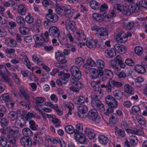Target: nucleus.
<instances>
[{"instance_id":"nucleus-1","label":"nucleus","mask_w":147,"mask_h":147,"mask_svg":"<svg viewBox=\"0 0 147 147\" xmlns=\"http://www.w3.org/2000/svg\"><path fill=\"white\" fill-rule=\"evenodd\" d=\"M49 36L48 32L46 31L44 34L41 33L40 38L39 37L38 35H36L33 36V38L36 44L40 45L41 46H42L45 45L44 44V42H48Z\"/></svg>"},{"instance_id":"nucleus-2","label":"nucleus","mask_w":147,"mask_h":147,"mask_svg":"<svg viewBox=\"0 0 147 147\" xmlns=\"http://www.w3.org/2000/svg\"><path fill=\"white\" fill-rule=\"evenodd\" d=\"M49 36L48 32L46 31L44 34L41 33L40 38L39 37L38 35H36L33 36V38L36 44L40 45L41 46H42L45 45L44 44V42H48Z\"/></svg>"},{"instance_id":"nucleus-3","label":"nucleus","mask_w":147,"mask_h":147,"mask_svg":"<svg viewBox=\"0 0 147 147\" xmlns=\"http://www.w3.org/2000/svg\"><path fill=\"white\" fill-rule=\"evenodd\" d=\"M86 117L97 124L99 123L100 122V118L98 115L97 111L95 109L89 111L86 115Z\"/></svg>"},{"instance_id":"nucleus-4","label":"nucleus","mask_w":147,"mask_h":147,"mask_svg":"<svg viewBox=\"0 0 147 147\" xmlns=\"http://www.w3.org/2000/svg\"><path fill=\"white\" fill-rule=\"evenodd\" d=\"M98 96L97 95H94L92 96L91 101L92 105L94 107L100 109L101 111L104 110L105 108L103 104L97 98Z\"/></svg>"},{"instance_id":"nucleus-5","label":"nucleus","mask_w":147,"mask_h":147,"mask_svg":"<svg viewBox=\"0 0 147 147\" xmlns=\"http://www.w3.org/2000/svg\"><path fill=\"white\" fill-rule=\"evenodd\" d=\"M71 74L74 79L79 80L81 77V74L79 69L75 66L71 67L70 69Z\"/></svg>"},{"instance_id":"nucleus-6","label":"nucleus","mask_w":147,"mask_h":147,"mask_svg":"<svg viewBox=\"0 0 147 147\" xmlns=\"http://www.w3.org/2000/svg\"><path fill=\"white\" fill-rule=\"evenodd\" d=\"M96 35L98 38L102 39H105L108 37V32L106 28H100L97 31Z\"/></svg>"},{"instance_id":"nucleus-7","label":"nucleus","mask_w":147,"mask_h":147,"mask_svg":"<svg viewBox=\"0 0 147 147\" xmlns=\"http://www.w3.org/2000/svg\"><path fill=\"white\" fill-rule=\"evenodd\" d=\"M115 40L119 43L125 42L127 40L126 34L122 31L119 32L116 34Z\"/></svg>"},{"instance_id":"nucleus-8","label":"nucleus","mask_w":147,"mask_h":147,"mask_svg":"<svg viewBox=\"0 0 147 147\" xmlns=\"http://www.w3.org/2000/svg\"><path fill=\"white\" fill-rule=\"evenodd\" d=\"M66 28L68 31L74 32L76 29V25L74 21L73 20H67L65 22Z\"/></svg>"},{"instance_id":"nucleus-9","label":"nucleus","mask_w":147,"mask_h":147,"mask_svg":"<svg viewBox=\"0 0 147 147\" xmlns=\"http://www.w3.org/2000/svg\"><path fill=\"white\" fill-rule=\"evenodd\" d=\"M78 112L77 114L79 117L81 118L86 117V115H84L88 110V108L86 106L84 105L80 106L78 107Z\"/></svg>"},{"instance_id":"nucleus-10","label":"nucleus","mask_w":147,"mask_h":147,"mask_svg":"<svg viewBox=\"0 0 147 147\" xmlns=\"http://www.w3.org/2000/svg\"><path fill=\"white\" fill-rule=\"evenodd\" d=\"M21 145L24 147H31L32 142L31 139L27 137H23L20 139Z\"/></svg>"},{"instance_id":"nucleus-11","label":"nucleus","mask_w":147,"mask_h":147,"mask_svg":"<svg viewBox=\"0 0 147 147\" xmlns=\"http://www.w3.org/2000/svg\"><path fill=\"white\" fill-rule=\"evenodd\" d=\"M49 34L52 37L58 38L60 34L59 30L56 27L53 26L51 27L49 30Z\"/></svg>"},{"instance_id":"nucleus-12","label":"nucleus","mask_w":147,"mask_h":147,"mask_svg":"<svg viewBox=\"0 0 147 147\" xmlns=\"http://www.w3.org/2000/svg\"><path fill=\"white\" fill-rule=\"evenodd\" d=\"M74 137L78 142L82 144H84L86 140V136L82 133L75 134Z\"/></svg>"},{"instance_id":"nucleus-13","label":"nucleus","mask_w":147,"mask_h":147,"mask_svg":"<svg viewBox=\"0 0 147 147\" xmlns=\"http://www.w3.org/2000/svg\"><path fill=\"white\" fill-rule=\"evenodd\" d=\"M58 75L60 80H63L64 84H66L68 82L67 79L70 77V74L69 73H65L64 71H59L58 72Z\"/></svg>"},{"instance_id":"nucleus-14","label":"nucleus","mask_w":147,"mask_h":147,"mask_svg":"<svg viewBox=\"0 0 147 147\" xmlns=\"http://www.w3.org/2000/svg\"><path fill=\"white\" fill-rule=\"evenodd\" d=\"M46 19L49 22H57L59 19L58 16L55 13H48L45 16Z\"/></svg>"},{"instance_id":"nucleus-15","label":"nucleus","mask_w":147,"mask_h":147,"mask_svg":"<svg viewBox=\"0 0 147 147\" xmlns=\"http://www.w3.org/2000/svg\"><path fill=\"white\" fill-rule=\"evenodd\" d=\"M135 6L131 5H129L127 9H124L122 11V13L126 16H129L133 13L136 10Z\"/></svg>"},{"instance_id":"nucleus-16","label":"nucleus","mask_w":147,"mask_h":147,"mask_svg":"<svg viewBox=\"0 0 147 147\" xmlns=\"http://www.w3.org/2000/svg\"><path fill=\"white\" fill-rule=\"evenodd\" d=\"M114 48L116 51L121 54L125 53L126 51L125 46L118 44L115 45Z\"/></svg>"},{"instance_id":"nucleus-17","label":"nucleus","mask_w":147,"mask_h":147,"mask_svg":"<svg viewBox=\"0 0 147 147\" xmlns=\"http://www.w3.org/2000/svg\"><path fill=\"white\" fill-rule=\"evenodd\" d=\"M123 27L125 29L130 30L134 28L135 24L133 21L125 20L123 22Z\"/></svg>"},{"instance_id":"nucleus-18","label":"nucleus","mask_w":147,"mask_h":147,"mask_svg":"<svg viewBox=\"0 0 147 147\" xmlns=\"http://www.w3.org/2000/svg\"><path fill=\"white\" fill-rule=\"evenodd\" d=\"M75 36L78 40L83 41L85 40L86 39V36L83 32L80 30L76 33Z\"/></svg>"},{"instance_id":"nucleus-19","label":"nucleus","mask_w":147,"mask_h":147,"mask_svg":"<svg viewBox=\"0 0 147 147\" xmlns=\"http://www.w3.org/2000/svg\"><path fill=\"white\" fill-rule=\"evenodd\" d=\"M103 74V71L98 70V69H93L91 73L92 77L93 79H95L98 77L99 76H101Z\"/></svg>"},{"instance_id":"nucleus-20","label":"nucleus","mask_w":147,"mask_h":147,"mask_svg":"<svg viewBox=\"0 0 147 147\" xmlns=\"http://www.w3.org/2000/svg\"><path fill=\"white\" fill-rule=\"evenodd\" d=\"M98 139L99 142L102 145H106L109 142L108 138L103 135L99 136H98Z\"/></svg>"},{"instance_id":"nucleus-21","label":"nucleus","mask_w":147,"mask_h":147,"mask_svg":"<svg viewBox=\"0 0 147 147\" xmlns=\"http://www.w3.org/2000/svg\"><path fill=\"white\" fill-rule=\"evenodd\" d=\"M124 89L125 91L130 94H133L134 93V89L130 85L127 84L124 85Z\"/></svg>"},{"instance_id":"nucleus-22","label":"nucleus","mask_w":147,"mask_h":147,"mask_svg":"<svg viewBox=\"0 0 147 147\" xmlns=\"http://www.w3.org/2000/svg\"><path fill=\"white\" fill-rule=\"evenodd\" d=\"M18 13L21 15H25L26 12V9L25 6L23 4L19 5L18 7Z\"/></svg>"},{"instance_id":"nucleus-23","label":"nucleus","mask_w":147,"mask_h":147,"mask_svg":"<svg viewBox=\"0 0 147 147\" xmlns=\"http://www.w3.org/2000/svg\"><path fill=\"white\" fill-rule=\"evenodd\" d=\"M90 7L94 10H97L98 9L100 6L99 3L94 0H91L90 1Z\"/></svg>"},{"instance_id":"nucleus-24","label":"nucleus","mask_w":147,"mask_h":147,"mask_svg":"<svg viewBox=\"0 0 147 147\" xmlns=\"http://www.w3.org/2000/svg\"><path fill=\"white\" fill-rule=\"evenodd\" d=\"M1 78L2 79H1V81L3 82H5L10 86L12 85L11 80L9 76H8L7 75H6L5 74Z\"/></svg>"},{"instance_id":"nucleus-25","label":"nucleus","mask_w":147,"mask_h":147,"mask_svg":"<svg viewBox=\"0 0 147 147\" xmlns=\"http://www.w3.org/2000/svg\"><path fill=\"white\" fill-rule=\"evenodd\" d=\"M136 71L138 73L144 74L146 72V69L141 65H136L135 67Z\"/></svg>"},{"instance_id":"nucleus-26","label":"nucleus","mask_w":147,"mask_h":147,"mask_svg":"<svg viewBox=\"0 0 147 147\" xmlns=\"http://www.w3.org/2000/svg\"><path fill=\"white\" fill-rule=\"evenodd\" d=\"M20 113V111H17L16 112L11 111L8 114V117L13 120L18 118V114Z\"/></svg>"},{"instance_id":"nucleus-27","label":"nucleus","mask_w":147,"mask_h":147,"mask_svg":"<svg viewBox=\"0 0 147 147\" xmlns=\"http://www.w3.org/2000/svg\"><path fill=\"white\" fill-rule=\"evenodd\" d=\"M113 95L116 99L119 100L122 98L123 93L120 90H116L114 92Z\"/></svg>"},{"instance_id":"nucleus-28","label":"nucleus","mask_w":147,"mask_h":147,"mask_svg":"<svg viewBox=\"0 0 147 147\" xmlns=\"http://www.w3.org/2000/svg\"><path fill=\"white\" fill-rule=\"evenodd\" d=\"M19 30L20 33L23 35L28 34L30 31V29L28 28L24 27H19Z\"/></svg>"},{"instance_id":"nucleus-29","label":"nucleus","mask_w":147,"mask_h":147,"mask_svg":"<svg viewBox=\"0 0 147 147\" xmlns=\"http://www.w3.org/2000/svg\"><path fill=\"white\" fill-rule=\"evenodd\" d=\"M96 63L98 66V70L103 71V69L105 67V63L101 59H99L97 60Z\"/></svg>"},{"instance_id":"nucleus-30","label":"nucleus","mask_w":147,"mask_h":147,"mask_svg":"<svg viewBox=\"0 0 147 147\" xmlns=\"http://www.w3.org/2000/svg\"><path fill=\"white\" fill-rule=\"evenodd\" d=\"M100 85L102 88H106V91L108 92H111L112 89L113 88V87L111 86L110 81H109L106 85L101 84Z\"/></svg>"},{"instance_id":"nucleus-31","label":"nucleus","mask_w":147,"mask_h":147,"mask_svg":"<svg viewBox=\"0 0 147 147\" xmlns=\"http://www.w3.org/2000/svg\"><path fill=\"white\" fill-rule=\"evenodd\" d=\"M117 115L115 114L111 115V117L109 119V122L112 124H115L117 123L118 121Z\"/></svg>"},{"instance_id":"nucleus-32","label":"nucleus","mask_w":147,"mask_h":147,"mask_svg":"<svg viewBox=\"0 0 147 147\" xmlns=\"http://www.w3.org/2000/svg\"><path fill=\"white\" fill-rule=\"evenodd\" d=\"M22 133L25 137H29L32 136L33 134L31 130L29 128H25L22 130Z\"/></svg>"},{"instance_id":"nucleus-33","label":"nucleus","mask_w":147,"mask_h":147,"mask_svg":"<svg viewBox=\"0 0 147 147\" xmlns=\"http://www.w3.org/2000/svg\"><path fill=\"white\" fill-rule=\"evenodd\" d=\"M105 53L106 54L108 57L112 58L115 56L116 54L113 50L111 49H108L105 51Z\"/></svg>"},{"instance_id":"nucleus-34","label":"nucleus","mask_w":147,"mask_h":147,"mask_svg":"<svg viewBox=\"0 0 147 147\" xmlns=\"http://www.w3.org/2000/svg\"><path fill=\"white\" fill-rule=\"evenodd\" d=\"M0 99L3 102H4L7 103L10 101L11 100V98L7 94H4L1 96Z\"/></svg>"},{"instance_id":"nucleus-35","label":"nucleus","mask_w":147,"mask_h":147,"mask_svg":"<svg viewBox=\"0 0 147 147\" xmlns=\"http://www.w3.org/2000/svg\"><path fill=\"white\" fill-rule=\"evenodd\" d=\"M22 58L21 60L26 65L28 69H30L31 67V65L30 64L29 61L26 55H22Z\"/></svg>"},{"instance_id":"nucleus-36","label":"nucleus","mask_w":147,"mask_h":147,"mask_svg":"<svg viewBox=\"0 0 147 147\" xmlns=\"http://www.w3.org/2000/svg\"><path fill=\"white\" fill-rule=\"evenodd\" d=\"M144 79L141 77H138L135 80V82L136 86L137 87H141V83L144 82Z\"/></svg>"},{"instance_id":"nucleus-37","label":"nucleus","mask_w":147,"mask_h":147,"mask_svg":"<svg viewBox=\"0 0 147 147\" xmlns=\"http://www.w3.org/2000/svg\"><path fill=\"white\" fill-rule=\"evenodd\" d=\"M0 123L1 126L4 128L8 125L9 121L6 119L0 117Z\"/></svg>"},{"instance_id":"nucleus-38","label":"nucleus","mask_w":147,"mask_h":147,"mask_svg":"<svg viewBox=\"0 0 147 147\" xmlns=\"http://www.w3.org/2000/svg\"><path fill=\"white\" fill-rule=\"evenodd\" d=\"M128 133L133 134H135L141 135L142 133V132L141 130L140 129H137L136 130H131L129 129L126 128L125 129Z\"/></svg>"},{"instance_id":"nucleus-39","label":"nucleus","mask_w":147,"mask_h":147,"mask_svg":"<svg viewBox=\"0 0 147 147\" xmlns=\"http://www.w3.org/2000/svg\"><path fill=\"white\" fill-rule=\"evenodd\" d=\"M138 7H142L144 8H147V2L145 0H141L136 3Z\"/></svg>"},{"instance_id":"nucleus-40","label":"nucleus","mask_w":147,"mask_h":147,"mask_svg":"<svg viewBox=\"0 0 147 147\" xmlns=\"http://www.w3.org/2000/svg\"><path fill=\"white\" fill-rule=\"evenodd\" d=\"M65 131L69 134H72L73 133H75V130L74 129L73 127L71 125H68L65 127Z\"/></svg>"},{"instance_id":"nucleus-41","label":"nucleus","mask_w":147,"mask_h":147,"mask_svg":"<svg viewBox=\"0 0 147 147\" xmlns=\"http://www.w3.org/2000/svg\"><path fill=\"white\" fill-rule=\"evenodd\" d=\"M83 130V126L80 123L78 124L76 126V129H74L75 133H82Z\"/></svg>"},{"instance_id":"nucleus-42","label":"nucleus","mask_w":147,"mask_h":147,"mask_svg":"<svg viewBox=\"0 0 147 147\" xmlns=\"http://www.w3.org/2000/svg\"><path fill=\"white\" fill-rule=\"evenodd\" d=\"M28 14L25 17V20L28 23L31 24L34 21V18L33 16H31L30 13H28Z\"/></svg>"},{"instance_id":"nucleus-43","label":"nucleus","mask_w":147,"mask_h":147,"mask_svg":"<svg viewBox=\"0 0 147 147\" xmlns=\"http://www.w3.org/2000/svg\"><path fill=\"white\" fill-rule=\"evenodd\" d=\"M16 21L17 23L20 26H23L25 24V22L24 18L20 16L16 18Z\"/></svg>"},{"instance_id":"nucleus-44","label":"nucleus","mask_w":147,"mask_h":147,"mask_svg":"<svg viewBox=\"0 0 147 147\" xmlns=\"http://www.w3.org/2000/svg\"><path fill=\"white\" fill-rule=\"evenodd\" d=\"M71 82L72 84L76 86L78 88V89L82 88V86L81 83L78 81H75L73 78H72V80H71Z\"/></svg>"},{"instance_id":"nucleus-45","label":"nucleus","mask_w":147,"mask_h":147,"mask_svg":"<svg viewBox=\"0 0 147 147\" xmlns=\"http://www.w3.org/2000/svg\"><path fill=\"white\" fill-rule=\"evenodd\" d=\"M32 58L33 61L36 63H39L41 61L40 56L37 54L33 55Z\"/></svg>"},{"instance_id":"nucleus-46","label":"nucleus","mask_w":147,"mask_h":147,"mask_svg":"<svg viewBox=\"0 0 147 147\" xmlns=\"http://www.w3.org/2000/svg\"><path fill=\"white\" fill-rule=\"evenodd\" d=\"M8 141L11 144H14L16 143V138L15 137L12 135H8Z\"/></svg>"},{"instance_id":"nucleus-47","label":"nucleus","mask_w":147,"mask_h":147,"mask_svg":"<svg viewBox=\"0 0 147 147\" xmlns=\"http://www.w3.org/2000/svg\"><path fill=\"white\" fill-rule=\"evenodd\" d=\"M15 125L17 128H20L25 126V121H24L23 123L21 122L20 120H17L15 122Z\"/></svg>"},{"instance_id":"nucleus-48","label":"nucleus","mask_w":147,"mask_h":147,"mask_svg":"<svg viewBox=\"0 0 147 147\" xmlns=\"http://www.w3.org/2000/svg\"><path fill=\"white\" fill-rule=\"evenodd\" d=\"M111 85H112L113 88V87H120L123 85V84L121 82H118L114 80H110Z\"/></svg>"},{"instance_id":"nucleus-49","label":"nucleus","mask_w":147,"mask_h":147,"mask_svg":"<svg viewBox=\"0 0 147 147\" xmlns=\"http://www.w3.org/2000/svg\"><path fill=\"white\" fill-rule=\"evenodd\" d=\"M55 10L57 13L61 15H63V11L62 9V7H61L60 6L58 5L57 2Z\"/></svg>"},{"instance_id":"nucleus-50","label":"nucleus","mask_w":147,"mask_h":147,"mask_svg":"<svg viewBox=\"0 0 147 147\" xmlns=\"http://www.w3.org/2000/svg\"><path fill=\"white\" fill-rule=\"evenodd\" d=\"M29 124L30 125V127L32 130H36L37 129L38 125L35 123L33 120H31L29 121Z\"/></svg>"},{"instance_id":"nucleus-51","label":"nucleus","mask_w":147,"mask_h":147,"mask_svg":"<svg viewBox=\"0 0 147 147\" xmlns=\"http://www.w3.org/2000/svg\"><path fill=\"white\" fill-rule=\"evenodd\" d=\"M135 52L138 55L140 56L143 52V49L141 47H137L135 49Z\"/></svg>"},{"instance_id":"nucleus-52","label":"nucleus","mask_w":147,"mask_h":147,"mask_svg":"<svg viewBox=\"0 0 147 147\" xmlns=\"http://www.w3.org/2000/svg\"><path fill=\"white\" fill-rule=\"evenodd\" d=\"M44 98L42 97L36 98V105L40 107H41L42 105L40 104L42 103L44 101Z\"/></svg>"},{"instance_id":"nucleus-53","label":"nucleus","mask_w":147,"mask_h":147,"mask_svg":"<svg viewBox=\"0 0 147 147\" xmlns=\"http://www.w3.org/2000/svg\"><path fill=\"white\" fill-rule=\"evenodd\" d=\"M15 5L14 2L11 0H9L4 3V6L7 7H13Z\"/></svg>"},{"instance_id":"nucleus-54","label":"nucleus","mask_w":147,"mask_h":147,"mask_svg":"<svg viewBox=\"0 0 147 147\" xmlns=\"http://www.w3.org/2000/svg\"><path fill=\"white\" fill-rule=\"evenodd\" d=\"M111 103L110 104H109L108 106L109 107H111L114 108H116L118 106V103L116 100L114 98V100H112L111 101Z\"/></svg>"},{"instance_id":"nucleus-55","label":"nucleus","mask_w":147,"mask_h":147,"mask_svg":"<svg viewBox=\"0 0 147 147\" xmlns=\"http://www.w3.org/2000/svg\"><path fill=\"white\" fill-rule=\"evenodd\" d=\"M91 84L93 88H96V89H95V90L98 91V92H99V94H101V89L99 88H98L97 89H96V86L98 87L99 86L94 81H92L91 82Z\"/></svg>"},{"instance_id":"nucleus-56","label":"nucleus","mask_w":147,"mask_h":147,"mask_svg":"<svg viewBox=\"0 0 147 147\" xmlns=\"http://www.w3.org/2000/svg\"><path fill=\"white\" fill-rule=\"evenodd\" d=\"M7 143L5 137L3 136H0V145L3 147H5Z\"/></svg>"},{"instance_id":"nucleus-57","label":"nucleus","mask_w":147,"mask_h":147,"mask_svg":"<svg viewBox=\"0 0 147 147\" xmlns=\"http://www.w3.org/2000/svg\"><path fill=\"white\" fill-rule=\"evenodd\" d=\"M75 63L77 65L81 66L84 64V60L82 58L78 57L76 59Z\"/></svg>"},{"instance_id":"nucleus-58","label":"nucleus","mask_w":147,"mask_h":147,"mask_svg":"<svg viewBox=\"0 0 147 147\" xmlns=\"http://www.w3.org/2000/svg\"><path fill=\"white\" fill-rule=\"evenodd\" d=\"M63 14L67 18H71L73 15V11L72 9H71V10L64 13Z\"/></svg>"},{"instance_id":"nucleus-59","label":"nucleus","mask_w":147,"mask_h":147,"mask_svg":"<svg viewBox=\"0 0 147 147\" xmlns=\"http://www.w3.org/2000/svg\"><path fill=\"white\" fill-rule=\"evenodd\" d=\"M137 120L139 123L141 125H144L146 123L145 119L142 116L138 117Z\"/></svg>"},{"instance_id":"nucleus-60","label":"nucleus","mask_w":147,"mask_h":147,"mask_svg":"<svg viewBox=\"0 0 147 147\" xmlns=\"http://www.w3.org/2000/svg\"><path fill=\"white\" fill-rule=\"evenodd\" d=\"M113 108H114L109 107L107 109L106 111H105L104 112V115H107L111 113H113L114 111V110Z\"/></svg>"},{"instance_id":"nucleus-61","label":"nucleus","mask_w":147,"mask_h":147,"mask_svg":"<svg viewBox=\"0 0 147 147\" xmlns=\"http://www.w3.org/2000/svg\"><path fill=\"white\" fill-rule=\"evenodd\" d=\"M62 9L63 10L64 13L72 9L70 5H65L62 7Z\"/></svg>"},{"instance_id":"nucleus-62","label":"nucleus","mask_w":147,"mask_h":147,"mask_svg":"<svg viewBox=\"0 0 147 147\" xmlns=\"http://www.w3.org/2000/svg\"><path fill=\"white\" fill-rule=\"evenodd\" d=\"M125 63L126 65L130 66H133L134 65V62L132 59L129 58L126 59Z\"/></svg>"},{"instance_id":"nucleus-63","label":"nucleus","mask_w":147,"mask_h":147,"mask_svg":"<svg viewBox=\"0 0 147 147\" xmlns=\"http://www.w3.org/2000/svg\"><path fill=\"white\" fill-rule=\"evenodd\" d=\"M129 126V124L126 121H123L121 123V127L123 129H125L126 128H128Z\"/></svg>"},{"instance_id":"nucleus-64","label":"nucleus","mask_w":147,"mask_h":147,"mask_svg":"<svg viewBox=\"0 0 147 147\" xmlns=\"http://www.w3.org/2000/svg\"><path fill=\"white\" fill-rule=\"evenodd\" d=\"M55 57L56 59L57 60H59L60 59L64 57V55L61 52L58 51L55 53Z\"/></svg>"}]
</instances>
